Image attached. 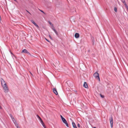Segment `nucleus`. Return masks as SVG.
<instances>
[{"label":"nucleus","mask_w":128,"mask_h":128,"mask_svg":"<svg viewBox=\"0 0 128 128\" xmlns=\"http://www.w3.org/2000/svg\"><path fill=\"white\" fill-rule=\"evenodd\" d=\"M60 116L61 119H62V118H64L61 115H60Z\"/></svg>","instance_id":"25"},{"label":"nucleus","mask_w":128,"mask_h":128,"mask_svg":"<svg viewBox=\"0 0 128 128\" xmlns=\"http://www.w3.org/2000/svg\"><path fill=\"white\" fill-rule=\"evenodd\" d=\"M22 52H24L25 53H27L28 55H31L30 53L28 52L26 49H24L22 51Z\"/></svg>","instance_id":"6"},{"label":"nucleus","mask_w":128,"mask_h":128,"mask_svg":"<svg viewBox=\"0 0 128 128\" xmlns=\"http://www.w3.org/2000/svg\"><path fill=\"white\" fill-rule=\"evenodd\" d=\"M94 44V43L93 42V44Z\"/></svg>","instance_id":"30"},{"label":"nucleus","mask_w":128,"mask_h":128,"mask_svg":"<svg viewBox=\"0 0 128 128\" xmlns=\"http://www.w3.org/2000/svg\"><path fill=\"white\" fill-rule=\"evenodd\" d=\"M53 90L55 94L56 95L58 94V93L57 91L56 88H54L53 89Z\"/></svg>","instance_id":"9"},{"label":"nucleus","mask_w":128,"mask_h":128,"mask_svg":"<svg viewBox=\"0 0 128 128\" xmlns=\"http://www.w3.org/2000/svg\"><path fill=\"white\" fill-rule=\"evenodd\" d=\"M62 122H63L64 123V124H65L66 126L67 127H68V123L67 121L64 118H62Z\"/></svg>","instance_id":"4"},{"label":"nucleus","mask_w":128,"mask_h":128,"mask_svg":"<svg viewBox=\"0 0 128 128\" xmlns=\"http://www.w3.org/2000/svg\"><path fill=\"white\" fill-rule=\"evenodd\" d=\"M10 116L12 118V121L13 122H14V123L16 125V124L17 123H16V120H15V119L14 118L12 117V115H11Z\"/></svg>","instance_id":"11"},{"label":"nucleus","mask_w":128,"mask_h":128,"mask_svg":"<svg viewBox=\"0 0 128 128\" xmlns=\"http://www.w3.org/2000/svg\"><path fill=\"white\" fill-rule=\"evenodd\" d=\"M77 126L78 127H80V125L79 124H77Z\"/></svg>","instance_id":"24"},{"label":"nucleus","mask_w":128,"mask_h":128,"mask_svg":"<svg viewBox=\"0 0 128 128\" xmlns=\"http://www.w3.org/2000/svg\"><path fill=\"white\" fill-rule=\"evenodd\" d=\"M30 21L33 24H34L36 26V27L38 28L39 27L38 25L34 22V21L33 20H31Z\"/></svg>","instance_id":"8"},{"label":"nucleus","mask_w":128,"mask_h":128,"mask_svg":"<svg viewBox=\"0 0 128 128\" xmlns=\"http://www.w3.org/2000/svg\"><path fill=\"white\" fill-rule=\"evenodd\" d=\"M48 22H49V23L50 24V25H51L52 26V27H54L53 25L52 24L51 22L50 21H49Z\"/></svg>","instance_id":"16"},{"label":"nucleus","mask_w":128,"mask_h":128,"mask_svg":"<svg viewBox=\"0 0 128 128\" xmlns=\"http://www.w3.org/2000/svg\"><path fill=\"white\" fill-rule=\"evenodd\" d=\"M83 86L84 87L86 88H87L88 87L87 83L86 82H84V84Z\"/></svg>","instance_id":"10"},{"label":"nucleus","mask_w":128,"mask_h":128,"mask_svg":"<svg viewBox=\"0 0 128 128\" xmlns=\"http://www.w3.org/2000/svg\"><path fill=\"white\" fill-rule=\"evenodd\" d=\"M45 40L48 42H50V41H49V40H48L46 38H45Z\"/></svg>","instance_id":"23"},{"label":"nucleus","mask_w":128,"mask_h":128,"mask_svg":"<svg viewBox=\"0 0 128 128\" xmlns=\"http://www.w3.org/2000/svg\"><path fill=\"white\" fill-rule=\"evenodd\" d=\"M94 76L96 78L97 80H98L99 81H100L99 75L98 73L97 72L94 73Z\"/></svg>","instance_id":"1"},{"label":"nucleus","mask_w":128,"mask_h":128,"mask_svg":"<svg viewBox=\"0 0 128 128\" xmlns=\"http://www.w3.org/2000/svg\"><path fill=\"white\" fill-rule=\"evenodd\" d=\"M109 120L110 121V123L111 127L112 128L113 127V118L112 115H111L110 117V118L109 119Z\"/></svg>","instance_id":"2"},{"label":"nucleus","mask_w":128,"mask_h":128,"mask_svg":"<svg viewBox=\"0 0 128 128\" xmlns=\"http://www.w3.org/2000/svg\"><path fill=\"white\" fill-rule=\"evenodd\" d=\"M40 122L41 123L42 125V126L44 127V128H46V126H45V125L44 124L42 120L41 121H40Z\"/></svg>","instance_id":"14"},{"label":"nucleus","mask_w":128,"mask_h":128,"mask_svg":"<svg viewBox=\"0 0 128 128\" xmlns=\"http://www.w3.org/2000/svg\"><path fill=\"white\" fill-rule=\"evenodd\" d=\"M93 128H96V127H94Z\"/></svg>","instance_id":"29"},{"label":"nucleus","mask_w":128,"mask_h":128,"mask_svg":"<svg viewBox=\"0 0 128 128\" xmlns=\"http://www.w3.org/2000/svg\"><path fill=\"white\" fill-rule=\"evenodd\" d=\"M27 11V12L28 13H29L30 14V13L28 12V11Z\"/></svg>","instance_id":"27"},{"label":"nucleus","mask_w":128,"mask_h":128,"mask_svg":"<svg viewBox=\"0 0 128 128\" xmlns=\"http://www.w3.org/2000/svg\"><path fill=\"white\" fill-rule=\"evenodd\" d=\"M1 81L2 85V86L6 85V83L4 81L3 79H2L1 80Z\"/></svg>","instance_id":"5"},{"label":"nucleus","mask_w":128,"mask_h":128,"mask_svg":"<svg viewBox=\"0 0 128 128\" xmlns=\"http://www.w3.org/2000/svg\"><path fill=\"white\" fill-rule=\"evenodd\" d=\"M4 91L5 92H8V89L6 85L3 86Z\"/></svg>","instance_id":"3"},{"label":"nucleus","mask_w":128,"mask_h":128,"mask_svg":"<svg viewBox=\"0 0 128 128\" xmlns=\"http://www.w3.org/2000/svg\"><path fill=\"white\" fill-rule=\"evenodd\" d=\"M123 2V3L124 4H125V5L127 6V5L126 4V2H125L124 1H124Z\"/></svg>","instance_id":"21"},{"label":"nucleus","mask_w":128,"mask_h":128,"mask_svg":"<svg viewBox=\"0 0 128 128\" xmlns=\"http://www.w3.org/2000/svg\"><path fill=\"white\" fill-rule=\"evenodd\" d=\"M16 127L17 128H20L18 127V125L17 124H16Z\"/></svg>","instance_id":"20"},{"label":"nucleus","mask_w":128,"mask_h":128,"mask_svg":"<svg viewBox=\"0 0 128 128\" xmlns=\"http://www.w3.org/2000/svg\"><path fill=\"white\" fill-rule=\"evenodd\" d=\"M30 74H32V73H31V72H30Z\"/></svg>","instance_id":"31"},{"label":"nucleus","mask_w":128,"mask_h":128,"mask_svg":"<svg viewBox=\"0 0 128 128\" xmlns=\"http://www.w3.org/2000/svg\"><path fill=\"white\" fill-rule=\"evenodd\" d=\"M74 36L76 38H78L79 36V34L78 33H76L75 34Z\"/></svg>","instance_id":"12"},{"label":"nucleus","mask_w":128,"mask_h":128,"mask_svg":"<svg viewBox=\"0 0 128 128\" xmlns=\"http://www.w3.org/2000/svg\"><path fill=\"white\" fill-rule=\"evenodd\" d=\"M11 54H13L12 53V52H11Z\"/></svg>","instance_id":"28"},{"label":"nucleus","mask_w":128,"mask_h":128,"mask_svg":"<svg viewBox=\"0 0 128 128\" xmlns=\"http://www.w3.org/2000/svg\"><path fill=\"white\" fill-rule=\"evenodd\" d=\"M72 124L74 128H77L75 123L74 122H72Z\"/></svg>","instance_id":"13"},{"label":"nucleus","mask_w":128,"mask_h":128,"mask_svg":"<svg viewBox=\"0 0 128 128\" xmlns=\"http://www.w3.org/2000/svg\"><path fill=\"white\" fill-rule=\"evenodd\" d=\"M52 28V30H54V32H55L57 36H58V32H57L56 31V30L54 28V27H53Z\"/></svg>","instance_id":"7"},{"label":"nucleus","mask_w":128,"mask_h":128,"mask_svg":"<svg viewBox=\"0 0 128 128\" xmlns=\"http://www.w3.org/2000/svg\"><path fill=\"white\" fill-rule=\"evenodd\" d=\"M39 10L41 12H42L43 13H44V14H46L42 10H40V9H39Z\"/></svg>","instance_id":"17"},{"label":"nucleus","mask_w":128,"mask_h":128,"mask_svg":"<svg viewBox=\"0 0 128 128\" xmlns=\"http://www.w3.org/2000/svg\"><path fill=\"white\" fill-rule=\"evenodd\" d=\"M0 108L1 109L2 108V107L0 106Z\"/></svg>","instance_id":"26"},{"label":"nucleus","mask_w":128,"mask_h":128,"mask_svg":"<svg viewBox=\"0 0 128 128\" xmlns=\"http://www.w3.org/2000/svg\"><path fill=\"white\" fill-rule=\"evenodd\" d=\"M49 36L50 38L52 40V37H51V36H50V35H49Z\"/></svg>","instance_id":"22"},{"label":"nucleus","mask_w":128,"mask_h":128,"mask_svg":"<svg viewBox=\"0 0 128 128\" xmlns=\"http://www.w3.org/2000/svg\"><path fill=\"white\" fill-rule=\"evenodd\" d=\"M114 10L116 12H117V8L116 7H115L114 8Z\"/></svg>","instance_id":"18"},{"label":"nucleus","mask_w":128,"mask_h":128,"mask_svg":"<svg viewBox=\"0 0 128 128\" xmlns=\"http://www.w3.org/2000/svg\"><path fill=\"white\" fill-rule=\"evenodd\" d=\"M36 116H37V117H38V118L39 119V120H40V121H42V119L38 115H36Z\"/></svg>","instance_id":"15"},{"label":"nucleus","mask_w":128,"mask_h":128,"mask_svg":"<svg viewBox=\"0 0 128 128\" xmlns=\"http://www.w3.org/2000/svg\"><path fill=\"white\" fill-rule=\"evenodd\" d=\"M100 95L101 97L102 98H104V96L102 95L101 94H100Z\"/></svg>","instance_id":"19"}]
</instances>
